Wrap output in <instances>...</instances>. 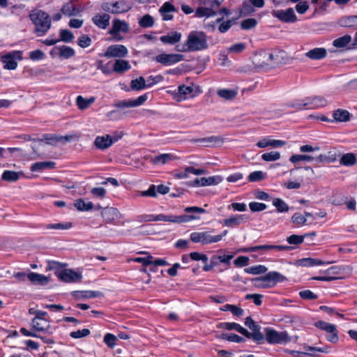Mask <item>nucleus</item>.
Segmentation results:
<instances>
[{"label":"nucleus","instance_id":"nucleus-55","mask_svg":"<svg viewBox=\"0 0 357 357\" xmlns=\"http://www.w3.org/2000/svg\"><path fill=\"white\" fill-rule=\"evenodd\" d=\"M224 0H199V3L211 8V9L218 8L223 2Z\"/></svg>","mask_w":357,"mask_h":357},{"label":"nucleus","instance_id":"nucleus-63","mask_svg":"<svg viewBox=\"0 0 357 357\" xmlns=\"http://www.w3.org/2000/svg\"><path fill=\"white\" fill-rule=\"evenodd\" d=\"M90 334V331L87 328H84L82 330H77L76 331H73L70 333V336L75 339H78L84 337H86Z\"/></svg>","mask_w":357,"mask_h":357},{"label":"nucleus","instance_id":"nucleus-17","mask_svg":"<svg viewBox=\"0 0 357 357\" xmlns=\"http://www.w3.org/2000/svg\"><path fill=\"white\" fill-rule=\"evenodd\" d=\"M183 55L179 54H161L155 56V61L164 66H170L183 61Z\"/></svg>","mask_w":357,"mask_h":357},{"label":"nucleus","instance_id":"nucleus-11","mask_svg":"<svg viewBox=\"0 0 357 357\" xmlns=\"http://www.w3.org/2000/svg\"><path fill=\"white\" fill-rule=\"evenodd\" d=\"M129 28V25L126 22L115 19L112 22V26L109 31V33L114 37V40L119 41L123 39L120 36V33H128Z\"/></svg>","mask_w":357,"mask_h":357},{"label":"nucleus","instance_id":"nucleus-24","mask_svg":"<svg viewBox=\"0 0 357 357\" xmlns=\"http://www.w3.org/2000/svg\"><path fill=\"white\" fill-rule=\"evenodd\" d=\"M112 145V141L110 135L98 136L95 139L94 146L100 150H105Z\"/></svg>","mask_w":357,"mask_h":357},{"label":"nucleus","instance_id":"nucleus-30","mask_svg":"<svg viewBox=\"0 0 357 357\" xmlns=\"http://www.w3.org/2000/svg\"><path fill=\"white\" fill-rule=\"evenodd\" d=\"M32 327L34 330L41 332H47L50 328V324L46 319H32Z\"/></svg>","mask_w":357,"mask_h":357},{"label":"nucleus","instance_id":"nucleus-59","mask_svg":"<svg viewBox=\"0 0 357 357\" xmlns=\"http://www.w3.org/2000/svg\"><path fill=\"white\" fill-rule=\"evenodd\" d=\"M257 24V22L254 18H249L241 22V27L244 30H248L254 28Z\"/></svg>","mask_w":357,"mask_h":357},{"label":"nucleus","instance_id":"nucleus-29","mask_svg":"<svg viewBox=\"0 0 357 357\" xmlns=\"http://www.w3.org/2000/svg\"><path fill=\"white\" fill-rule=\"evenodd\" d=\"M176 159L171 153H162L151 158V162L154 165H165Z\"/></svg>","mask_w":357,"mask_h":357},{"label":"nucleus","instance_id":"nucleus-10","mask_svg":"<svg viewBox=\"0 0 357 357\" xmlns=\"http://www.w3.org/2000/svg\"><path fill=\"white\" fill-rule=\"evenodd\" d=\"M22 59L21 51H12L3 55L1 61L3 63V68L7 70H15L17 66V61Z\"/></svg>","mask_w":357,"mask_h":357},{"label":"nucleus","instance_id":"nucleus-8","mask_svg":"<svg viewBox=\"0 0 357 357\" xmlns=\"http://www.w3.org/2000/svg\"><path fill=\"white\" fill-rule=\"evenodd\" d=\"M102 9L112 14L126 13L132 8L130 3L125 0H120L114 3L105 2L101 5Z\"/></svg>","mask_w":357,"mask_h":357},{"label":"nucleus","instance_id":"nucleus-37","mask_svg":"<svg viewBox=\"0 0 357 357\" xmlns=\"http://www.w3.org/2000/svg\"><path fill=\"white\" fill-rule=\"evenodd\" d=\"M96 100L95 97H91L89 98H84L82 96H78L76 98V104L78 108L81 110L86 109Z\"/></svg>","mask_w":357,"mask_h":357},{"label":"nucleus","instance_id":"nucleus-31","mask_svg":"<svg viewBox=\"0 0 357 357\" xmlns=\"http://www.w3.org/2000/svg\"><path fill=\"white\" fill-rule=\"evenodd\" d=\"M326 50L323 47L314 48L312 50H310L305 54L307 57L313 60H319L324 59V57H326Z\"/></svg>","mask_w":357,"mask_h":357},{"label":"nucleus","instance_id":"nucleus-42","mask_svg":"<svg viewBox=\"0 0 357 357\" xmlns=\"http://www.w3.org/2000/svg\"><path fill=\"white\" fill-rule=\"evenodd\" d=\"M333 118L336 121L345 122L349 120L350 114L347 110L338 109L333 113Z\"/></svg>","mask_w":357,"mask_h":357},{"label":"nucleus","instance_id":"nucleus-64","mask_svg":"<svg viewBox=\"0 0 357 357\" xmlns=\"http://www.w3.org/2000/svg\"><path fill=\"white\" fill-rule=\"evenodd\" d=\"M77 43L81 47L86 48L91 45V39L87 35H82L79 38Z\"/></svg>","mask_w":357,"mask_h":357},{"label":"nucleus","instance_id":"nucleus-35","mask_svg":"<svg viewBox=\"0 0 357 357\" xmlns=\"http://www.w3.org/2000/svg\"><path fill=\"white\" fill-rule=\"evenodd\" d=\"M339 24L341 26L357 29V15L342 17L340 19Z\"/></svg>","mask_w":357,"mask_h":357},{"label":"nucleus","instance_id":"nucleus-36","mask_svg":"<svg viewBox=\"0 0 357 357\" xmlns=\"http://www.w3.org/2000/svg\"><path fill=\"white\" fill-rule=\"evenodd\" d=\"M55 162L52 161L38 162L31 165V170L38 172L47 169H53L55 167Z\"/></svg>","mask_w":357,"mask_h":357},{"label":"nucleus","instance_id":"nucleus-39","mask_svg":"<svg viewBox=\"0 0 357 357\" xmlns=\"http://www.w3.org/2000/svg\"><path fill=\"white\" fill-rule=\"evenodd\" d=\"M23 175V173L21 172H16L10 170H6L2 174L1 178L6 181L15 182L17 181L20 178V176Z\"/></svg>","mask_w":357,"mask_h":357},{"label":"nucleus","instance_id":"nucleus-14","mask_svg":"<svg viewBox=\"0 0 357 357\" xmlns=\"http://www.w3.org/2000/svg\"><path fill=\"white\" fill-rule=\"evenodd\" d=\"M128 54L127 47L123 45H109L103 56L107 58H123Z\"/></svg>","mask_w":357,"mask_h":357},{"label":"nucleus","instance_id":"nucleus-20","mask_svg":"<svg viewBox=\"0 0 357 357\" xmlns=\"http://www.w3.org/2000/svg\"><path fill=\"white\" fill-rule=\"evenodd\" d=\"M148 99L147 94H144L134 100H119L114 104V107L117 108L135 107L143 105Z\"/></svg>","mask_w":357,"mask_h":357},{"label":"nucleus","instance_id":"nucleus-62","mask_svg":"<svg viewBox=\"0 0 357 357\" xmlns=\"http://www.w3.org/2000/svg\"><path fill=\"white\" fill-rule=\"evenodd\" d=\"M116 337L112 333H107L104 336V342L109 347L114 348L116 345Z\"/></svg>","mask_w":357,"mask_h":357},{"label":"nucleus","instance_id":"nucleus-60","mask_svg":"<svg viewBox=\"0 0 357 357\" xmlns=\"http://www.w3.org/2000/svg\"><path fill=\"white\" fill-rule=\"evenodd\" d=\"M265 177L264 173L261 171H255L251 172L248 176V181L250 182H256L264 179Z\"/></svg>","mask_w":357,"mask_h":357},{"label":"nucleus","instance_id":"nucleus-5","mask_svg":"<svg viewBox=\"0 0 357 357\" xmlns=\"http://www.w3.org/2000/svg\"><path fill=\"white\" fill-rule=\"evenodd\" d=\"M227 230L217 236H212L210 231H195L190 234V240L193 243H200L203 245L211 244L220 241L227 234Z\"/></svg>","mask_w":357,"mask_h":357},{"label":"nucleus","instance_id":"nucleus-25","mask_svg":"<svg viewBox=\"0 0 357 357\" xmlns=\"http://www.w3.org/2000/svg\"><path fill=\"white\" fill-rule=\"evenodd\" d=\"M248 218L245 215H235L229 218L225 219L223 225L226 227H237L247 221Z\"/></svg>","mask_w":357,"mask_h":357},{"label":"nucleus","instance_id":"nucleus-34","mask_svg":"<svg viewBox=\"0 0 357 357\" xmlns=\"http://www.w3.org/2000/svg\"><path fill=\"white\" fill-rule=\"evenodd\" d=\"M79 11V9L73 1L65 3L61 8L62 13L68 17L76 15Z\"/></svg>","mask_w":357,"mask_h":357},{"label":"nucleus","instance_id":"nucleus-22","mask_svg":"<svg viewBox=\"0 0 357 357\" xmlns=\"http://www.w3.org/2000/svg\"><path fill=\"white\" fill-rule=\"evenodd\" d=\"M331 263V262L330 261H324L319 259L308 257L299 259L296 260L294 264L297 266L312 267L315 266L328 265Z\"/></svg>","mask_w":357,"mask_h":357},{"label":"nucleus","instance_id":"nucleus-2","mask_svg":"<svg viewBox=\"0 0 357 357\" xmlns=\"http://www.w3.org/2000/svg\"><path fill=\"white\" fill-rule=\"evenodd\" d=\"M287 279L277 271H270L264 275L251 280L255 287L258 289H268L274 287L278 282H282Z\"/></svg>","mask_w":357,"mask_h":357},{"label":"nucleus","instance_id":"nucleus-53","mask_svg":"<svg viewBox=\"0 0 357 357\" xmlns=\"http://www.w3.org/2000/svg\"><path fill=\"white\" fill-rule=\"evenodd\" d=\"M280 156V153L279 151H273L262 154L261 159L266 162H273L279 160Z\"/></svg>","mask_w":357,"mask_h":357},{"label":"nucleus","instance_id":"nucleus-18","mask_svg":"<svg viewBox=\"0 0 357 357\" xmlns=\"http://www.w3.org/2000/svg\"><path fill=\"white\" fill-rule=\"evenodd\" d=\"M101 215L105 224L118 225L116 221L120 218L121 213L116 208L106 207L101 211Z\"/></svg>","mask_w":357,"mask_h":357},{"label":"nucleus","instance_id":"nucleus-51","mask_svg":"<svg viewBox=\"0 0 357 357\" xmlns=\"http://www.w3.org/2000/svg\"><path fill=\"white\" fill-rule=\"evenodd\" d=\"M222 311H229L234 315L241 317L243 314V310L234 305L226 304L220 308Z\"/></svg>","mask_w":357,"mask_h":357},{"label":"nucleus","instance_id":"nucleus-7","mask_svg":"<svg viewBox=\"0 0 357 357\" xmlns=\"http://www.w3.org/2000/svg\"><path fill=\"white\" fill-rule=\"evenodd\" d=\"M266 340L269 344H285L290 341L287 331L278 332L271 328H265Z\"/></svg>","mask_w":357,"mask_h":357},{"label":"nucleus","instance_id":"nucleus-43","mask_svg":"<svg viewBox=\"0 0 357 357\" xmlns=\"http://www.w3.org/2000/svg\"><path fill=\"white\" fill-rule=\"evenodd\" d=\"M130 87L132 90L141 91L148 86L145 79L143 77H139L131 81Z\"/></svg>","mask_w":357,"mask_h":357},{"label":"nucleus","instance_id":"nucleus-3","mask_svg":"<svg viewBox=\"0 0 357 357\" xmlns=\"http://www.w3.org/2000/svg\"><path fill=\"white\" fill-rule=\"evenodd\" d=\"M328 105V101L324 97L313 96L307 97L303 100H296L290 103V107L295 108L298 110L303 109H317L321 107H326Z\"/></svg>","mask_w":357,"mask_h":357},{"label":"nucleus","instance_id":"nucleus-47","mask_svg":"<svg viewBox=\"0 0 357 357\" xmlns=\"http://www.w3.org/2000/svg\"><path fill=\"white\" fill-rule=\"evenodd\" d=\"M268 268L264 265H257L254 266H250L248 268H245L244 271L248 274L252 275H260L265 273L267 271Z\"/></svg>","mask_w":357,"mask_h":357},{"label":"nucleus","instance_id":"nucleus-1","mask_svg":"<svg viewBox=\"0 0 357 357\" xmlns=\"http://www.w3.org/2000/svg\"><path fill=\"white\" fill-rule=\"evenodd\" d=\"M208 47L206 34L201 31H192L188 35L186 40L182 45L176 46V51L181 52H198Z\"/></svg>","mask_w":357,"mask_h":357},{"label":"nucleus","instance_id":"nucleus-28","mask_svg":"<svg viewBox=\"0 0 357 357\" xmlns=\"http://www.w3.org/2000/svg\"><path fill=\"white\" fill-rule=\"evenodd\" d=\"M181 36L182 35L180 32L172 31L161 36L160 40L165 44L174 45L181 40Z\"/></svg>","mask_w":357,"mask_h":357},{"label":"nucleus","instance_id":"nucleus-32","mask_svg":"<svg viewBox=\"0 0 357 357\" xmlns=\"http://www.w3.org/2000/svg\"><path fill=\"white\" fill-rule=\"evenodd\" d=\"M131 68L128 61L123 59H116L113 66V70L116 73H123Z\"/></svg>","mask_w":357,"mask_h":357},{"label":"nucleus","instance_id":"nucleus-6","mask_svg":"<svg viewBox=\"0 0 357 357\" xmlns=\"http://www.w3.org/2000/svg\"><path fill=\"white\" fill-rule=\"evenodd\" d=\"M198 218L197 216L193 215H167L165 214H159L157 215H146L144 217L145 221H164L171 222L175 223L187 222L192 220Z\"/></svg>","mask_w":357,"mask_h":357},{"label":"nucleus","instance_id":"nucleus-4","mask_svg":"<svg viewBox=\"0 0 357 357\" xmlns=\"http://www.w3.org/2000/svg\"><path fill=\"white\" fill-rule=\"evenodd\" d=\"M31 20L35 25V32L38 36H44L50 29L51 20L47 13L43 10L33 12L29 15Z\"/></svg>","mask_w":357,"mask_h":357},{"label":"nucleus","instance_id":"nucleus-19","mask_svg":"<svg viewBox=\"0 0 357 357\" xmlns=\"http://www.w3.org/2000/svg\"><path fill=\"white\" fill-rule=\"evenodd\" d=\"M222 181V178L220 176H213L207 178H197L190 185L192 187L215 185L220 183Z\"/></svg>","mask_w":357,"mask_h":357},{"label":"nucleus","instance_id":"nucleus-26","mask_svg":"<svg viewBox=\"0 0 357 357\" xmlns=\"http://www.w3.org/2000/svg\"><path fill=\"white\" fill-rule=\"evenodd\" d=\"M52 51L56 52L59 57L66 59L73 57L75 54L72 47L66 45L56 46Z\"/></svg>","mask_w":357,"mask_h":357},{"label":"nucleus","instance_id":"nucleus-44","mask_svg":"<svg viewBox=\"0 0 357 357\" xmlns=\"http://www.w3.org/2000/svg\"><path fill=\"white\" fill-rule=\"evenodd\" d=\"M215 15L216 12L208 6L199 7L195 11V16L198 17H211Z\"/></svg>","mask_w":357,"mask_h":357},{"label":"nucleus","instance_id":"nucleus-50","mask_svg":"<svg viewBox=\"0 0 357 357\" xmlns=\"http://www.w3.org/2000/svg\"><path fill=\"white\" fill-rule=\"evenodd\" d=\"M351 41V37L349 35H344L333 40V45L335 47L342 48L346 47Z\"/></svg>","mask_w":357,"mask_h":357},{"label":"nucleus","instance_id":"nucleus-40","mask_svg":"<svg viewBox=\"0 0 357 357\" xmlns=\"http://www.w3.org/2000/svg\"><path fill=\"white\" fill-rule=\"evenodd\" d=\"M74 206L80 211H88L93 208V204L91 202H85L83 199H77Z\"/></svg>","mask_w":357,"mask_h":357},{"label":"nucleus","instance_id":"nucleus-33","mask_svg":"<svg viewBox=\"0 0 357 357\" xmlns=\"http://www.w3.org/2000/svg\"><path fill=\"white\" fill-rule=\"evenodd\" d=\"M72 294L77 299H85L99 297L101 294L96 291H75Z\"/></svg>","mask_w":357,"mask_h":357},{"label":"nucleus","instance_id":"nucleus-9","mask_svg":"<svg viewBox=\"0 0 357 357\" xmlns=\"http://www.w3.org/2000/svg\"><path fill=\"white\" fill-rule=\"evenodd\" d=\"M314 326L328 333L326 338L328 342L331 343H337L338 342V331L335 325L324 321H318L314 324Z\"/></svg>","mask_w":357,"mask_h":357},{"label":"nucleus","instance_id":"nucleus-13","mask_svg":"<svg viewBox=\"0 0 357 357\" xmlns=\"http://www.w3.org/2000/svg\"><path fill=\"white\" fill-rule=\"evenodd\" d=\"M284 55L285 52L280 50H276L271 52H264L263 58L267 61V63H266V65L261 64L260 66L261 68H265L266 66L279 64L282 63Z\"/></svg>","mask_w":357,"mask_h":357},{"label":"nucleus","instance_id":"nucleus-27","mask_svg":"<svg viewBox=\"0 0 357 357\" xmlns=\"http://www.w3.org/2000/svg\"><path fill=\"white\" fill-rule=\"evenodd\" d=\"M110 16L107 13L97 14L92 18V21L98 27L106 29L109 24Z\"/></svg>","mask_w":357,"mask_h":357},{"label":"nucleus","instance_id":"nucleus-21","mask_svg":"<svg viewBox=\"0 0 357 357\" xmlns=\"http://www.w3.org/2000/svg\"><path fill=\"white\" fill-rule=\"evenodd\" d=\"M58 278L66 282H75L82 279V275L72 269H64L56 273Z\"/></svg>","mask_w":357,"mask_h":357},{"label":"nucleus","instance_id":"nucleus-16","mask_svg":"<svg viewBox=\"0 0 357 357\" xmlns=\"http://www.w3.org/2000/svg\"><path fill=\"white\" fill-rule=\"evenodd\" d=\"M272 15L277 17L280 21L289 23L297 20V17L293 8H289L287 10H275L272 11Z\"/></svg>","mask_w":357,"mask_h":357},{"label":"nucleus","instance_id":"nucleus-56","mask_svg":"<svg viewBox=\"0 0 357 357\" xmlns=\"http://www.w3.org/2000/svg\"><path fill=\"white\" fill-rule=\"evenodd\" d=\"M304 349L306 351L305 354L311 355V356L313 355L311 352H314V351H318V352H321V353H328L329 352L328 347H310V346H305Z\"/></svg>","mask_w":357,"mask_h":357},{"label":"nucleus","instance_id":"nucleus-49","mask_svg":"<svg viewBox=\"0 0 357 357\" xmlns=\"http://www.w3.org/2000/svg\"><path fill=\"white\" fill-rule=\"evenodd\" d=\"M217 94L226 100H230L236 96L237 92L235 90L224 89L218 90Z\"/></svg>","mask_w":357,"mask_h":357},{"label":"nucleus","instance_id":"nucleus-12","mask_svg":"<svg viewBox=\"0 0 357 357\" xmlns=\"http://www.w3.org/2000/svg\"><path fill=\"white\" fill-rule=\"evenodd\" d=\"M245 325L252 331V333L248 332V334H243V335L246 337L252 338L257 342L264 340V336L260 331V326L251 317H248L245 319Z\"/></svg>","mask_w":357,"mask_h":357},{"label":"nucleus","instance_id":"nucleus-15","mask_svg":"<svg viewBox=\"0 0 357 357\" xmlns=\"http://www.w3.org/2000/svg\"><path fill=\"white\" fill-rule=\"evenodd\" d=\"M195 95L196 93L193 85H181L178 87L177 91L174 93L173 97L177 102H181L188 98H192L195 97Z\"/></svg>","mask_w":357,"mask_h":357},{"label":"nucleus","instance_id":"nucleus-61","mask_svg":"<svg viewBox=\"0 0 357 357\" xmlns=\"http://www.w3.org/2000/svg\"><path fill=\"white\" fill-rule=\"evenodd\" d=\"M74 36L72 32L67 29H62L60 31V40L66 43H70L73 39Z\"/></svg>","mask_w":357,"mask_h":357},{"label":"nucleus","instance_id":"nucleus-45","mask_svg":"<svg viewBox=\"0 0 357 357\" xmlns=\"http://www.w3.org/2000/svg\"><path fill=\"white\" fill-rule=\"evenodd\" d=\"M340 164L344 166H351L356 162V155L352 153L342 155L340 160Z\"/></svg>","mask_w":357,"mask_h":357},{"label":"nucleus","instance_id":"nucleus-52","mask_svg":"<svg viewBox=\"0 0 357 357\" xmlns=\"http://www.w3.org/2000/svg\"><path fill=\"white\" fill-rule=\"evenodd\" d=\"M138 23L142 28H150L154 25V19L150 15L146 14L139 20Z\"/></svg>","mask_w":357,"mask_h":357},{"label":"nucleus","instance_id":"nucleus-54","mask_svg":"<svg viewBox=\"0 0 357 357\" xmlns=\"http://www.w3.org/2000/svg\"><path fill=\"white\" fill-rule=\"evenodd\" d=\"M313 160H314V158L312 156L307 155H300V154L292 155L289 158V161L294 164H296L301 161L311 162Z\"/></svg>","mask_w":357,"mask_h":357},{"label":"nucleus","instance_id":"nucleus-23","mask_svg":"<svg viewBox=\"0 0 357 357\" xmlns=\"http://www.w3.org/2000/svg\"><path fill=\"white\" fill-rule=\"evenodd\" d=\"M176 11L175 7L170 2H165L160 8L159 13L165 21L171 20L173 19V13Z\"/></svg>","mask_w":357,"mask_h":357},{"label":"nucleus","instance_id":"nucleus-46","mask_svg":"<svg viewBox=\"0 0 357 357\" xmlns=\"http://www.w3.org/2000/svg\"><path fill=\"white\" fill-rule=\"evenodd\" d=\"M27 278L32 282L41 284L46 283L48 280L47 277L37 273H30L27 274Z\"/></svg>","mask_w":357,"mask_h":357},{"label":"nucleus","instance_id":"nucleus-58","mask_svg":"<svg viewBox=\"0 0 357 357\" xmlns=\"http://www.w3.org/2000/svg\"><path fill=\"white\" fill-rule=\"evenodd\" d=\"M218 141V137L215 136H211L195 140V142L203 144L205 146H209L211 144L216 143Z\"/></svg>","mask_w":357,"mask_h":357},{"label":"nucleus","instance_id":"nucleus-48","mask_svg":"<svg viewBox=\"0 0 357 357\" xmlns=\"http://www.w3.org/2000/svg\"><path fill=\"white\" fill-rule=\"evenodd\" d=\"M272 204L279 213L287 212L289 209L288 204L280 198H274Z\"/></svg>","mask_w":357,"mask_h":357},{"label":"nucleus","instance_id":"nucleus-38","mask_svg":"<svg viewBox=\"0 0 357 357\" xmlns=\"http://www.w3.org/2000/svg\"><path fill=\"white\" fill-rule=\"evenodd\" d=\"M221 328L226 330H234L240 333L241 334H248V331L242 327L240 324L234 322H225L220 324Z\"/></svg>","mask_w":357,"mask_h":357},{"label":"nucleus","instance_id":"nucleus-57","mask_svg":"<svg viewBox=\"0 0 357 357\" xmlns=\"http://www.w3.org/2000/svg\"><path fill=\"white\" fill-rule=\"evenodd\" d=\"M245 49V45L243 43L234 44L227 48V53L238 54Z\"/></svg>","mask_w":357,"mask_h":357},{"label":"nucleus","instance_id":"nucleus-41","mask_svg":"<svg viewBox=\"0 0 357 357\" xmlns=\"http://www.w3.org/2000/svg\"><path fill=\"white\" fill-rule=\"evenodd\" d=\"M315 235H316V234L314 232L306 234L304 236H298V235L293 234V235H291L290 236H289L287 238V241L289 244L299 245L303 242L305 237H307V236L314 237V236H315Z\"/></svg>","mask_w":357,"mask_h":357}]
</instances>
